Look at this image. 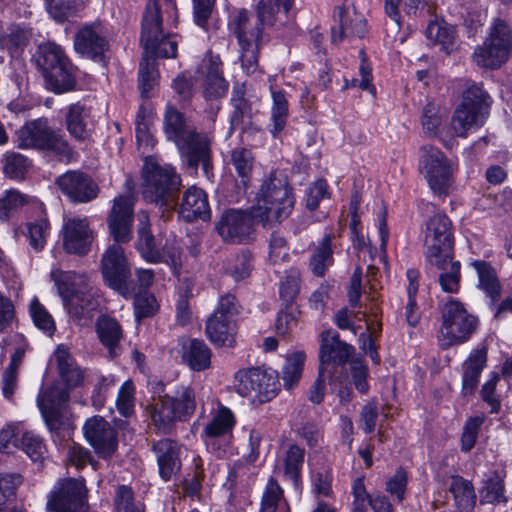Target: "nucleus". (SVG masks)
<instances>
[{"instance_id": "nucleus-25", "label": "nucleus", "mask_w": 512, "mask_h": 512, "mask_svg": "<svg viewBox=\"0 0 512 512\" xmlns=\"http://www.w3.org/2000/svg\"><path fill=\"white\" fill-rule=\"evenodd\" d=\"M487 347L481 345L473 349L462 364V393L472 395L479 383L480 375L486 366Z\"/></svg>"}, {"instance_id": "nucleus-64", "label": "nucleus", "mask_w": 512, "mask_h": 512, "mask_svg": "<svg viewBox=\"0 0 512 512\" xmlns=\"http://www.w3.org/2000/svg\"><path fill=\"white\" fill-rule=\"evenodd\" d=\"M158 305L154 295L143 292L135 296L134 311L137 320L151 317L157 311Z\"/></svg>"}, {"instance_id": "nucleus-30", "label": "nucleus", "mask_w": 512, "mask_h": 512, "mask_svg": "<svg viewBox=\"0 0 512 512\" xmlns=\"http://www.w3.org/2000/svg\"><path fill=\"white\" fill-rule=\"evenodd\" d=\"M59 376L68 388H76L84 381V371L76 363L69 349L63 345H59L53 354Z\"/></svg>"}, {"instance_id": "nucleus-56", "label": "nucleus", "mask_w": 512, "mask_h": 512, "mask_svg": "<svg viewBox=\"0 0 512 512\" xmlns=\"http://www.w3.org/2000/svg\"><path fill=\"white\" fill-rule=\"evenodd\" d=\"M30 316L35 326L48 335H52L56 329L55 322L47 309L34 297L29 305Z\"/></svg>"}, {"instance_id": "nucleus-55", "label": "nucleus", "mask_w": 512, "mask_h": 512, "mask_svg": "<svg viewBox=\"0 0 512 512\" xmlns=\"http://www.w3.org/2000/svg\"><path fill=\"white\" fill-rule=\"evenodd\" d=\"M30 197L16 189L6 191L0 198V220L7 221L11 214L20 207L30 203Z\"/></svg>"}, {"instance_id": "nucleus-33", "label": "nucleus", "mask_w": 512, "mask_h": 512, "mask_svg": "<svg viewBox=\"0 0 512 512\" xmlns=\"http://www.w3.org/2000/svg\"><path fill=\"white\" fill-rule=\"evenodd\" d=\"M334 238L332 233L325 234L323 238L317 242L311 254L309 266L312 273L317 277H323L329 267L334 263Z\"/></svg>"}, {"instance_id": "nucleus-28", "label": "nucleus", "mask_w": 512, "mask_h": 512, "mask_svg": "<svg viewBox=\"0 0 512 512\" xmlns=\"http://www.w3.org/2000/svg\"><path fill=\"white\" fill-rule=\"evenodd\" d=\"M205 333L212 344L232 347L237 333L236 322L218 314H211L206 321Z\"/></svg>"}, {"instance_id": "nucleus-46", "label": "nucleus", "mask_w": 512, "mask_h": 512, "mask_svg": "<svg viewBox=\"0 0 512 512\" xmlns=\"http://www.w3.org/2000/svg\"><path fill=\"white\" fill-rule=\"evenodd\" d=\"M3 173L10 179L21 181L31 168V160L21 153L9 151L3 155Z\"/></svg>"}, {"instance_id": "nucleus-42", "label": "nucleus", "mask_w": 512, "mask_h": 512, "mask_svg": "<svg viewBox=\"0 0 512 512\" xmlns=\"http://www.w3.org/2000/svg\"><path fill=\"white\" fill-rule=\"evenodd\" d=\"M228 82L223 78L220 69V62L210 60L206 66V77L204 81L203 94L207 99H217L226 95Z\"/></svg>"}, {"instance_id": "nucleus-6", "label": "nucleus", "mask_w": 512, "mask_h": 512, "mask_svg": "<svg viewBox=\"0 0 512 512\" xmlns=\"http://www.w3.org/2000/svg\"><path fill=\"white\" fill-rule=\"evenodd\" d=\"M196 410V395L190 386L177 385L160 397L151 413L154 425L162 433H169L176 421L189 420Z\"/></svg>"}, {"instance_id": "nucleus-35", "label": "nucleus", "mask_w": 512, "mask_h": 512, "mask_svg": "<svg viewBox=\"0 0 512 512\" xmlns=\"http://www.w3.org/2000/svg\"><path fill=\"white\" fill-rule=\"evenodd\" d=\"M46 86L56 94L72 91L76 86L74 67L70 61L62 62V65L43 74Z\"/></svg>"}, {"instance_id": "nucleus-62", "label": "nucleus", "mask_w": 512, "mask_h": 512, "mask_svg": "<svg viewBox=\"0 0 512 512\" xmlns=\"http://www.w3.org/2000/svg\"><path fill=\"white\" fill-rule=\"evenodd\" d=\"M134 391V385L130 380L125 381L118 391L116 407L124 417H129L134 412Z\"/></svg>"}, {"instance_id": "nucleus-24", "label": "nucleus", "mask_w": 512, "mask_h": 512, "mask_svg": "<svg viewBox=\"0 0 512 512\" xmlns=\"http://www.w3.org/2000/svg\"><path fill=\"white\" fill-rule=\"evenodd\" d=\"M181 448L180 444L171 439H161L153 444L159 474L163 480L168 481L179 472L181 467Z\"/></svg>"}, {"instance_id": "nucleus-48", "label": "nucleus", "mask_w": 512, "mask_h": 512, "mask_svg": "<svg viewBox=\"0 0 512 512\" xmlns=\"http://www.w3.org/2000/svg\"><path fill=\"white\" fill-rule=\"evenodd\" d=\"M69 59L66 57L62 48L55 43H45L39 46L37 64L42 70V74L53 69L56 66L62 65V62H67Z\"/></svg>"}, {"instance_id": "nucleus-2", "label": "nucleus", "mask_w": 512, "mask_h": 512, "mask_svg": "<svg viewBox=\"0 0 512 512\" xmlns=\"http://www.w3.org/2000/svg\"><path fill=\"white\" fill-rule=\"evenodd\" d=\"M133 207L134 199L131 195H120L114 199L107 223L117 243L105 250L100 261L104 283L126 298L134 294V287L131 281L130 264L119 243H125L131 239Z\"/></svg>"}, {"instance_id": "nucleus-16", "label": "nucleus", "mask_w": 512, "mask_h": 512, "mask_svg": "<svg viewBox=\"0 0 512 512\" xmlns=\"http://www.w3.org/2000/svg\"><path fill=\"white\" fill-rule=\"evenodd\" d=\"M212 137L208 133L189 130L183 138L175 143L180 156L189 167L196 168L202 164L207 172L211 153Z\"/></svg>"}, {"instance_id": "nucleus-60", "label": "nucleus", "mask_w": 512, "mask_h": 512, "mask_svg": "<svg viewBox=\"0 0 512 512\" xmlns=\"http://www.w3.org/2000/svg\"><path fill=\"white\" fill-rule=\"evenodd\" d=\"M19 446L33 462H41L45 453L42 440L31 432H22Z\"/></svg>"}, {"instance_id": "nucleus-1", "label": "nucleus", "mask_w": 512, "mask_h": 512, "mask_svg": "<svg viewBox=\"0 0 512 512\" xmlns=\"http://www.w3.org/2000/svg\"><path fill=\"white\" fill-rule=\"evenodd\" d=\"M178 22L175 0H148L141 22V43L144 49L139 66L138 86L141 96L150 97V91L157 84L156 57L175 58L180 36L170 31Z\"/></svg>"}, {"instance_id": "nucleus-12", "label": "nucleus", "mask_w": 512, "mask_h": 512, "mask_svg": "<svg viewBox=\"0 0 512 512\" xmlns=\"http://www.w3.org/2000/svg\"><path fill=\"white\" fill-rule=\"evenodd\" d=\"M512 50V32L501 19H496L489 29L488 36L473 53L474 62L484 68H498L509 57Z\"/></svg>"}, {"instance_id": "nucleus-10", "label": "nucleus", "mask_w": 512, "mask_h": 512, "mask_svg": "<svg viewBox=\"0 0 512 512\" xmlns=\"http://www.w3.org/2000/svg\"><path fill=\"white\" fill-rule=\"evenodd\" d=\"M419 169L435 194L439 196L449 194L457 164L448 159L440 149L430 145L422 146Z\"/></svg>"}, {"instance_id": "nucleus-59", "label": "nucleus", "mask_w": 512, "mask_h": 512, "mask_svg": "<svg viewBox=\"0 0 512 512\" xmlns=\"http://www.w3.org/2000/svg\"><path fill=\"white\" fill-rule=\"evenodd\" d=\"M116 385V379L113 375H99L94 383L91 395L92 405L96 409H101L108 397L111 389Z\"/></svg>"}, {"instance_id": "nucleus-54", "label": "nucleus", "mask_w": 512, "mask_h": 512, "mask_svg": "<svg viewBox=\"0 0 512 512\" xmlns=\"http://www.w3.org/2000/svg\"><path fill=\"white\" fill-rule=\"evenodd\" d=\"M25 235L29 241V245L35 251H41L46 245V238L50 231V223L47 219H39L35 222H29L25 226Z\"/></svg>"}, {"instance_id": "nucleus-40", "label": "nucleus", "mask_w": 512, "mask_h": 512, "mask_svg": "<svg viewBox=\"0 0 512 512\" xmlns=\"http://www.w3.org/2000/svg\"><path fill=\"white\" fill-rule=\"evenodd\" d=\"M164 132L168 140L176 143L192 130L185 115L172 105H167L163 116Z\"/></svg>"}, {"instance_id": "nucleus-34", "label": "nucleus", "mask_w": 512, "mask_h": 512, "mask_svg": "<svg viewBox=\"0 0 512 512\" xmlns=\"http://www.w3.org/2000/svg\"><path fill=\"white\" fill-rule=\"evenodd\" d=\"M182 359L194 371H203L210 367L211 350L203 340L188 339L182 344Z\"/></svg>"}, {"instance_id": "nucleus-22", "label": "nucleus", "mask_w": 512, "mask_h": 512, "mask_svg": "<svg viewBox=\"0 0 512 512\" xmlns=\"http://www.w3.org/2000/svg\"><path fill=\"white\" fill-rule=\"evenodd\" d=\"M63 248L66 252L86 255L90 251L93 232L87 218L67 217L62 226Z\"/></svg>"}, {"instance_id": "nucleus-57", "label": "nucleus", "mask_w": 512, "mask_h": 512, "mask_svg": "<svg viewBox=\"0 0 512 512\" xmlns=\"http://www.w3.org/2000/svg\"><path fill=\"white\" fill-rule=\"evenodd\" d=\"M252 269V256L249 251H243L234 259L227 262L225 271L236 281H240L249 276Z\"/></svg>"}, {"instance_id": "nucleus-37", "label": "nucleus", "mask_w": 512, "mask_h": 512, "mask_svg": "<svg viewBox=\"0 0 512 512\" xmlns=\"http://www.w3.org/2000/svg\"><path fill=\"white\" fill-rule=\"evenodd\" d=\"M272 105L270 111L269 131L276 137L286 127L289 116V102L284 90L270 88Z\"/></svg>"}, {"instance_id": "nucleus-17", "label": "nucleus", "mask_w": 512, "mask_h": 512, "mask_svg": "<svg viewBox=\"0 0 512 512\" xmlns=\"http://www.w3.org/2000/svg\"><path fill=\"white\" fill-rule=\"evenodd\" d=\"M70 390L67 386L53 385L37 398L46 425L51 431L58 432L65 426L63 409L70 399Z\"/></svg>"}, {"instance_id": "nucleus-21", "label": "nucleus", "mask_w": 512, "mask_h": 512, "mask_svg": "<svg viewBox=\"0 0 512 512\" xmlns=\"http://www.w3.org/2000/svg\"><path fill=\"white\" fill-rule=\"evenodd\" d=\"M354 352L355 348L341 341L337 332L331 330L322 332L319 354L320 368H323L328 374L332 373V367L335 370L338 367L342 369Z\"/></svg>"}, {"instance_id": "nucleus-63", "label": "nucleus", "mask_w": 512, "mask_h": 512, "mask_svg": "<svg viewBox=\"0 0 512 512\" xmlns=\"http://www.w3.org/2000/svg\"><path fill=\"white\" fill-rule=\"evenodd\" d=\"M351 383L355 389L361 394L369 391L368 366L360 359H352L350 361Z\"/></svg>"}, {"instance_id": "nucleus-50", "label": "nucleus", "mask_w": 512, "mask_h": 512, "mask_svg": "<svg viewBox=\"0 0 512 512\" xmlns=\"http://www.w3.org/2000/svg\"><path fill=\"white\" fill-rule=\"evenodd\" d=\"M502 477L493 473L484 483L480 492L481 503L499 504L507 502Z\"/></svg>"}, {"instance_id": "nucleus-19", "label": "nucleus", "mask_w": 512, "mask_h": 512, "mask_svg": "<svg viewBox=\"0 0 512 512\" xmlns=\"http://www.w3.org/2000/svg\"><path fill=\"white\" fill-rule=\"evenodd\" d=\"M235 424V416L229 408L219 406L214 410L201 435L207 449L220 457L224 450L221 449L218 439L226 440L230 438Z\"/></svg>"}, {"instance_id": "nucleus-15", "label": "nucleus", "mask_w": 512, "mask_h": 512, "mask_svg": "<svg viewBox=\"0 0 512 512\" xmlns=\"http://www.w3.org/2000/svg\"><path fill=\"white\" fill-rule=\"evenodd\" d=\"M56 185L61 193L72 203L82 204L93 201L98 197L100 188L88 174L71 170L56 179Z\"/></svg>"}, {"instance_id": "nucleus-51", "label": "nucleus", "mask_w": 512, "mask_h": 512, "mask_svg": "<svg viewBox=\"0 0 512 512\" xmlns=\"http://www.w3.org/2000/svg\"><path fill=\"white\" fill-rule=\"evenodd\" d=\"M115 512H145L144 505L135 501L134 492L127 485H118L113 497Z\"/></svg>"}, {"instance_id": "nucleus-3", "label": "nucleus", "mask_w": 512, "mask_h": 512, "mask_svg": "<svg viewBox=\"0 0 512 512\" xmlns=\"http://www.w3.org/2000/svg\"><path fill=\"white\" fill-rule=\"evenodd\" d=\"M425 256L439 271V284L444 292L456 293L460 286V262L453 260L454 237L447 215L437 213L425 223Z\"/></svg>"}, {"instance_id": "nucleus-27", "label": "nucleus", "mask_w": 512, "mask_h": 512, "mask_svg": "<svg viewBox=\"0 0 512 512\" xmlns=\"http://www.w3.org/2000/svg\"><path fill=\"white\" fill-rule=\"evenodd\" d=\"M334 17L339 22V35L335 28H332V42L338 43L345 38H362L366 32V20L361 14L355 11L349 12L343 7H337Z\"/></svg>"}, {"instance_id": "nucleus-58", "label": "nucleus", "mask_w": 512, "mask_h": 512, "mask_svg": "<svg viewBox=\"0 0 512 512\" xmlns=\"http://www.w3.org/2000/svg\"><path fill=\"white\" fill-rule=\"evenodd\" d=\"M424 0H385L386 14L399 26L400 8L402 7L407 14H416L423 7Z\"/></svg>"}, {"instance_id": "nucleus-23", "label": "nucleus", "mask_w": 512, "mask_h": 512, "mask_svg": "<svg viewBox=\"0 0 512 512\" xmlns=\"http://www.w3.org/2000/svg\"><path fill=\"white\" fill-rule=\"evenodd\" d=\"M228 29L237 38L239 45L250 46L260 43L262 39L263 29L246 9H238L230 14Z\"/></svg>"}, {"instance_id": "nucleus-32", "label": "nucleus", "mask_w": 512, "mask_h": 512, "mask_svg": "<svg viewBox=\"0 0 512 512\" xmlns=\"http://www.w3.org/2000/svg\"><path fill=\"white\" fill-rule=\"evenodd\" d=\"M478 276L477 287L490 298L492 304L499 301L501 297L502 285L498 279L495 268L483 260H472L470 262Z\"/></svg>"}, {"instance_id": "nucleus-13", "label": "nucleus", "mask_w": 512, "mask_h": 512, "mask_svg": "<svg viewBox=\"0 0 512 512\" xmlns=\"http://www.w3.org/2000/svg\"><path fill=\"white\" fill-rule=\"evenodd\" d=\"M256 212L251 210L228 209L216 224V230L221 238L228 243L241 244L253 239Z\"/></svg>"}, {"instance_id": "nucleus-44", "label": "nucleus", "mask_w": 512, "mask_h": 512, "mask_svg": "<svg viewBox=\"0 0 512 512\" xmlns=\"http://www.w3.org/2000/svg\"><path fill=\"white\" fill-rule=\"evenodd\" d=\"M259 512H290L284 491L273 478L269 479L264 489Z\"/></svg>"}, {"instance_id": "nucleus-29", "label": "nucleus", "mask_w": 512, "mask_h": 512, "mask_svg": "<svg viewBox=\"0 0 512 512\" xmlns=\"http://www.w3.org/2000/svg\"><path fill=\"white\" fill-rule=\"evenodd\" d=\"M487 117L482 110L460 105L452 116L448 134L451 137H467L468 133L483 126Z\"/></svg>"}, {"instance_id": "nucleus-26", "label": "nucleus", "mask_w": 512, "mask_h": 512, "mask_svg": "<svg viewBox=\"0 0 512 512\" xmlns=\"http://www.w3.org/2000/svg\"><path fill=\"white\" fill-rule=\"evenodd\" d=\"M179 213L187 222L209 219L211 210L206 193L195 186L189 187L182 196Z\"/></svg>"}, {"instance_id": "nucleus-9", "label": "nucleus", "mask_w": 512, "mask_h": 512, "mask_svg": "<svg viewBox=\"0 0 512 512\" xmlns=\"http://www.w3.org/2000/svg\"><path fill=\"white\" fill-rule=\"evenodd\" d=\"M180 185L181 178L172 166L144 165L142 195L146 201L171 207Z\"/></svg>"}, {"instance_id": "nucleus-43", "label": "nucleus", "mask_w": 512, "mask_h": 512, "mask_svg": "<svg viewBox=\"0 0 512 512\" xmlns=\"http://www.w3.org/2000/svg\"><path fill=\"white\" fill-rule=\"evenodd\" d=\"M294 0H260L256 5L257 21L264 30L277 22V15L281 9L287 13Z\"/></svg>"}, {"instance_id": "nucleus-31", "label": "nucleus", "mask_w": 512, "mask_h": 512, "mask_svg": "<svg viewBox=\"0 0 512 512\" xmlns=\"http://www.w3.org/2000/svg\"><path fill=\"white\" fill-rule=\"evenodd\" d=\"M96 328L98 338L108 350L110 357L119 356L122 352L123 332L118 321L111 317L102 316L98 319Z\"/></svg>"}, {"instance_id": "nucleus-49", "label": "nucleus", "mask_w": 512, "mask_h": 512, "mask_svg": "<svg viewBox=\"0 0 512 512\" xmlns=\"http://www.w3.org/2000/svg\"><path fill=\"white\" fill-rule=\"evenodd\" d=\"M230 162L237 175L241 178L243 187L246 188L251 178L254 163V157L251 151L246 148H236L232 150Z\"/></svg>"}, {"instance_id": "nucleus-47", "label": "nucleus", "mask_w": 512, "mask_h": 512, "mask_svg": "<svg viewBox=\"0 0 512 512\" xmlns=\"http://www.w3.org/2000/svg\"><path fill=\"white\" fill-rule=\"evenodd\" d=\"M446 117L447 114L444 109L433 103H428L422 114V126L425 134L443 139L441 126Z\"/></svg>"}, {"instance_id": "nucleus-53", "label": "nucleus", "mask_w": 512, "mask_h": 512, "mask_svg": "<svg viewBox=\"0 0 512 512\" xmlns=\"http://www.w3.org/2000/svg\"><path fill=\"white\" fill-rule=\"evenodd\" d=\"M461 105L473 110H482L485 116H488L490 97L482 85L472 84L464 91Z\"/></svg>"}, {"instance_id": "nucleus-7", "label": "nucleus", "mask_w": 512, "mask_h": 512, "mask_svg": "<svg viewBox=\"0 0 512 512\" xmlns=\"http://www.w3.org/2000/svg\"><path fill=\"white\" fill-rule=\"evenodd\" d=\"M15 138L16 146L20 149L49 150L65 161L72 158V150L67 141L44 119L27 122L16 131Z\"/></svg>"}, {"instance_id": "nucleus-4", "label": "nucleus", "mask_w": 512, "mask_h": 512, "mask_svg": "<svg viewBox=\"0 0 512 512\" xmlns=\"http://www.w3.org/2000/svg\"><path fill=\"white\" fill-rule=\"evenodd\" d=\"M256 201L253 209L257 221L264 226L280 223L288 218L295 204L292 188L287 179L276 173H271L263 181L256 194Z\"/></svg>"}, {"instance_id": "nucleus-38", "label": "nucleus", "mask_w": 512, "mask_h": 512, "mask_svg": "<svg viewBox=\"0 0 512 512\" xmlns=\"http://www.w3.org/2000/svg\"><path fill=\"white\" fill-rule=\"evenodd\" d=\"M305 462V450L296 444H289L279 459L283 476L297 485Z\"/></svg>"}, {"instance_id": "nucleus-36", "label": "nucleus", "mask_w": 512, "mask_h": 512, "mask_svg": "<svg viewBox=\"0 0 512 512\" xmlns=\"http://www.w3.org/2000/svg\"><path fill=\"white\" fill-rule=\"evenodd\" d=\"M138 220V240L137 250L140 255L148 262L157 263L159 259V248L156 245L155 238L150 231L149 215L142 210L137 214Z\"/></svg>"}, {"instance_id": "nucleus-18", "label": "nucleus", "mask_w": 512, "mask_h": 512, "mask_svg": "<svg viewBox=\"0 0 512 512\" xmlns=\"http://www.w3.org/2000/svg\"><path fill=\"white\" fill-rule=\"evenodd\" d=\"M74 48L83 57L103 62L109 42L101 24H86L79 28L74 36Z\"/></svg>"}, {"instance_id": "nucleus-45", "label": "nucleus", "mask_w": 512, "mask_h": 512, "mask_svg": "<svg viewBox=\"0 0 512 512\" xmlns=\"http://www.w3.org/2000/svg\"><path fill=\"white\" fill-rule=\"evenodd\" d=\"M425 33L426 37L435 44L440 45L444 52L449 54L454 50L455 30L444 20L436 19L430 21Z\"/></svg>"}, {"instance_id": "nucleus-41", "label": "nucleus", "mask_w": 512, "mask_h": 512, "mask_svg": "<svg viewBox=\"0 0 512 512\" xmlns=\"http://www.w3.org/2000/svg\"><path fill=\"white\" fill-rule=\"evenodd\" d=\"M457 510L472 512L476 504V494L472 483L460 476H453L449 487Z\"/></svg>"}, {"instance_id": "nucleus-11", "label": "nucleus", "mask_w": 512, "mask_h": 512, "mask_svg": "<svg viewBox=\"0 0 512 512\" xmlns=\"http://www.w3.org/2000/svg\"><path fill=\"white\" fill-rule=\"evenodd\" d=\"M234 387L242 397L259 403L270 401L280 390L276 371L259 367L239 370L234 377Z\"/></svg>"}, {"instance_id": "nucleus-20", "label": "nucleus", "mask_w": 512, "mask_h": 512, "mask_svg": "<svg viewBox=\"0 0 512 512\" xmlns=\"http://www.w3.org/2000/svg\"><path fill=\"white\" fill-rule=\"evenodd\" d=\"M84 436L101 458L111 457L117 449V432L103 417L89 418L83 427Z\"/></svg>"}, {"instance_id": "nucleus-5", "label": "nucleus", "mask_w": 512, "mask_h": 512, "mask_svg": "<svg viewBox=\"0 0 512 512\" xmlns=\"http://www.w3.org/2000/svg\"><path fill=\"white\" fill-rule=\"evenodd\" d=\"M68 313L77 321L86 320L94 309L89 279L85 274L53 269L50 273Z\"/></svg>"}, {"instance_id": "nucleus-52", "label": "nucleus", "mask_w": 512, "mask_h": 512, "mask_svg": "<svg viewBox=\"0 0 512 512\" xmlns=\"http://www.w3.org/2000/svg\"><path fill=\"white\" fill-rule=\"evenodd\" d=\"M304 361L305 354L303 352H296L287 358L282 369V380L286 389L293 388L300 380Z\"/></svg>"}, {"instance_id": "nucleus-39", "label": "nucleus", "mask_w": 512, "mask_h": 512, "mask_svg": "<svg viewBox=\"0 0 512 512\" xmlns=\"http://www.w3.org/2000/svg\"><path fill=\"white\" fill-rule=\"evenodd\" d=\"M89 116V109L79 102L71 104L67 108L66 128L76 140L83 141L88 137L87 120Z\"/></svg>"}, {"instance_id": "nucleus-8", "label": "nucleus", "mask_w": 512, "mask_h": 512, "mask_svg": "<svg viewBox=\"0 0 512 512\" xmlns=\"http://www.w3.org/2000/svg\"><path fill=\"white\" fill-rule=\"evenodd\" d=\"M439 345L446 349L466 342L475 332L478 319L470 314L464 305L454 299L447 301L441 311Z\"/></svg>"}, {"instance_id": "nucleus-61", "label": "nucleus", "mask_w": 512, "mask_h": 512, "mask_svg": "<svg viewBox=\"0 0 512 512\" xmlns=\"http://www.w3.org/2000/svg\"><path fill=\"white\" fill-rule=\"evenodd\" d=\"M484 421L485 416L480 415L471 417L465 422L461 437V447L463 451L468 452L474 447Z\"/></svg>"}, {"instance_id": "nucleus-14", "label": "nucleus", "mask_w": 512, "mask_h": 512, "mask_svg": "<svg viewBox=\"0 0 512 512\" xmlns=\"http://www.w3.org/2000/svg\"><path fill=\"white\" fill-rule=\"evenodd\" d=\"M84 479H60L50 492L48 512H84L86 507Z\"/></svg>"}]
</instances>
